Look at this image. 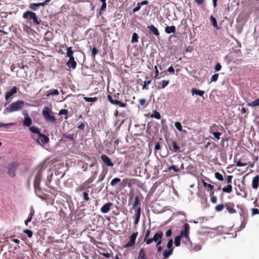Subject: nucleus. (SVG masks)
<instances>
[{
	"label": "nucleus",
	"instance_id": "1",
	"mask_svg": "<svg viewBox=\"0 0 259 259\" xmlns=\"http://www.w3.org/2000/svg\"><path fill=\"white\" fill-rule=\"evenodd\" d=\"M29 130L31 133L37 134V137L33 135L31 136V138L35 141L37 144L42 146L49 142V138L46 135L41 133L38 127L34 126H30Z\"/></svg>",
	"mask_w": 259,
	"mask_h": 259
},
{
	"label": "nucleus",
	"instance_id": "2",
	"mask_svg": "<svg viewBox=\"0 0 259 259\" xmlns=\"http://www.w3.org/2000/svg\"><path fill=\"white\" fill-rule=\"evenodd\" d=\"M224 208H226V211L230 214H234L237 212L235 209V205L233 202H228L224 204H219L214 207V210L217 212H220Z\"/></svg>",
	"mask_w": 259,
	"mask_h": 259
},
{
	"label": "nucleus",
	"instance_id": "3",
	"mask_svg": "<svg viewBox=\"0 0 259 259\" xmlns=\"http://www.w3.org/2000/svg\"><path fill=\"white\" fill-rule=\"evenodd\" d=\"M42 114L45 120L51 123H54L56 121V117L54 116V113L48 107L43 108Z\"/></svg>",
	"mask_w": 259,
	"mask_h": 259
},
{
	"label": "nucleus",
	"instance_id": "4",
	"mask_svg": "<svg viewBox=\"0 0 259 259\" xmlns=\"http://www.w3.org/2000/svg\"><path fill=\"white\" fill-rule=\"evenodd\" d=\"M24 105V101L19 100L11 103L8 107L6 108V110L9 113L19 111L23 108Z\"/></svg>",
	"mask_w": 259,
	"mask_h": 259
},
{
	"label": "nucleus",
	"instance_id": "5",
	"mask_svg": "<svg viewBox=\"0 0 259 259\" xmlns=\"http://www.w3.org/2000/svg\"><path fill=\"white\" fill-rule=\"evenodd\" d=\"M119 94H114L113 95H108L107 97V100L113 105H118L120 107L124 108L127 105L126 103L118 101Z\"/></svg>",
	"mask_w": 259,
	"mask_h": 259
},
{
	"label": "nucleus",
	"instance_id": "6",
	"mask_svg": "<svg viewBox=\"0 0 259 259\" xmlns=\"http://www.w3.org/2000/svg\"><path fill=\"white\" fill-rule=\"evenodd\" d=\"M44 170V168H43L42 167L40 168L35 177L33 182V185L35 192H40L41 191L40 184L41 182V175Z\"/></svg>",
	"mask_w": 259,
	"mask_h": 259
},
{
	"label": "nucleus",
	"instance_id": "7",
	"mask_svg": "<svg viewBox=\"0 0 259 259\" xmlns=\"http://www.w3.org/2000/svg\"><path fill=\"white\" fill-rule=\"evenodd\" d=\"M163 236L162 231H158L154 235L152 238L148 239L147 241V244L149 245L153 241L155 242L157 245H160L162 243V239Z\"/></svg>",
	"mask_w": 259,
	"mask_h": 259
},
{
	"label": "nucleus",
	"instance_id": "8",
	"mask_svg": "<svg viewBox=\"0 0 259 259\" xmlns=\"http://www.w3.org/2000/svg\"><path fill=\"white\" fill-rule=\"evenodd\" d=\"M23 18L32 20L33 24L35 25H39L40 21L38 20V18L35 13L31 11H26L23 14Z\"/></svg>",
	"mask_w": 259,
	"mask_h": 259
},
{
	"label": "nucleus",
	"instance_id": "9",
	"mask_svg": "<svg viewBox=\"0 0 259 259\" xmlns=\"http://www.w3.org/2000/svg\"><path fill=\"white\" fill-rule=\"evenodd\" d=\"M19 163L16 161L12 162L11 163L9 164L7 169H8V174L9 176L14 178L16 176V170L18 166H19Z\"/></svg>",
	"mask_w": 259,
	"mask_h": 259
},
{
	"label": "nucleus",
	"instance_id": "10",
	"mask_svg": "<svg viewBox=\"0 0 259 259\" xmlns=\"http://www.w3.org/2000/svg\"><path fill=\"white\" fill-rule=\"evenodd\" d=\"M184 230L181 231L179 236L182 238L184 237L187 241H190V238L189 237L190 230L189 225L187 223H185L184 225Z\"/></svg>",
	"mask_w": 259,
	"mask_h": 259
},
{
	"label": "nucleus",
	"instance_id": "11",
	"mask_svg": "<svg viewBox=\"0 0 259 259\" xmlns=\"http://www.w3.org/2000/svg\"><path fill=\"white\" fill-rule=\"evenodd\" d=\"M138 235V232L133 233L130 237V241L125 244L124 247L125 248H128L133 246L135 244V241Z\"/></svg>",
	"mask_w": 259,
	"mask_h": 259
},
{
	"label": "nucleus",
	"instance_id": "12",
	"mask_svg": "<svg viewBox=\"0 0 259 259\" xmlns=\"http://www.w3.org/2000/svg\"><path fill=\"white\" fill-rule=\"evenodd\" d=\"M101 159L105 165L110 167H112L114 165L110 158L106 155L102 154L101 156Z\"/></svg>",
	"mask_w": 259,
	"mask_h": 259
},
{
	"label": "nucleus",
	"instance_id": "13",
	"mask_svg": "<svg viewBox=\"0 0 259 259\" xmlns=\"http://www.w3.org/2000/svg\"><path fill=\"white\" fill-rule=\"evenodd\" d=\"M24 119L23 121V124L25 126H30L31 124H32V120L29 117L27 112L26 111L25 112V113H24Z\"/></svg>",
	"mask_w": 259,
	"mask_h": 259
},
{
	"label": "nucleus",
	"instance_id": "14",
	"mask_svg": "<svg viewBox=\"0 0 259 259\" xmlns=\"http://www.w3.org/2000/svg\"><path fill=\"white\" fill-rule=\"evenodd\" d=\"M141 213V208L139 206L138 207L135 211V214L134 215V223L136 225H137L140 221V216Z\"/></svg>",
	"mask_w": 259,
	"mask_h": 259
},
{
	"label": "nucleus",
	"instance_id": "15",
	"mask_svg": "<svg viewBox=\"0 0 259 259\" xmlns=\"http://www.w3.org/2000/svg\"><path fill=\"white\" fill-rule=\"evenodd\" d=\"M17 92V88L16 86H14L11 88V89L7 92L5 94V99L8 100L11 96H12L14 94H16Z\"/></svg>",
	"mask_w": 259,
	"mask_h": 259
},
{
	"label": "nucleus",
	"instance_id": "16",
	"mask_svg": "<svg viewBox=\"0 0 259 259\" xmlns=\"http://www.w3.org/2000/svg\"><path fill=\"white\" fill-rule=\"evenodd\" d=\"M147 28L149 30V33L155 35L157 37L159 36L160 33L158 30L153 25H148Z\"/></svg>",
	"mask_w": 259,
	"mask_h": 259
},
{
	"label": "nucleus",
	"instance_id": "17",
	"mask_svg": "<svg viewBox=\"0 0 259 259\" xmlns=\"http://www.w3.org/2000/svg\"><path fill=\"white\" fill-rule=\"evenodd\" d=\"M113 205V204L111 202H108L105 204L101 208V211L102 212L106 213L108 212L110 209L111 207Z\"/></svg>",
	"mask_w": 259,
	"mask_h": 259
},
{
	"label": "nucleus",
	"instance_id": "18",
	"mask_svg": "<svg viewBox=\"0 0 259 259\" xmlns=\"http://www.w3.org/2000/svg\"><path fill=\"white\" fill-rule=\"evenodd\" d=\"M66 65L73 69H74L76 67V62L75 61L74 57L69 58V60L66 63Z\"/></svg>",
	"mask_w": 259,
	"mask_h": 259
},
{
	"label": "nucleus",
	"instance_id": "19",
	"mask_svg": "<svg viewBox=\"0 0 259 259\" xmlns=\"http://www.w3.org/2000/svg\"><path fill=\"white\" fill-rule=\"evenodd\" d=\"M259 176L257 175L254 177L252 181V187L253 189L256 190L258 187Z\"/></svg>",
	"mask_w": 259,
	"mask_h": 259
},
{
	"label": "nucleus",
	"instance_id": "20",
	"mask_svg": "<svg viewBox=\"0 0 259 259\" xmlns=\"http://www.w3.org/2000/svg\"><path fill=\"white\" fill-rule=\"evenodd\" d=\"M137 259H148L145 250L143 248L140 249Z\"/></svg>",
	"mask_w": 259,
	"mask_h": 259
},
{
	"label": "nucleus",
	"instance_id": "21",
	"mask_svg": "<svg viewBox=\"0 0 259 259\" xmlns=\"http://www.w3.org/2000/svg\"><path fill=\"white\" fill-rule=\"evenodd\" d=\"M191 93L192 95L193 96L194 94L199 95L201 97L203 96L204 94V91H201L196 88H192L191 90Z\"/></svg>",
	"mask_w": 259,
	"mask_h": 259
},
{
	"label": "nucleus",
	"instance_id": "22",
	"mask_svg": "<svg viewBox=\"0 0 259 259\" xmlns=\"http://www.w3.org/2000/svg\"><path fill=\"white\" fill-rule=\"evenodd\" d=\"M202 183L203 184V185L205 187L207 188V191L210 192H214L213 189L214 186L212 185L207 184L206 182H205L204 181L202 180Z\"/></svg>",
	"mask_w": 259,
	"mask_h": 259
},
{
	"label": "nucleus",
	"instance_id": "23",
	"mask_svg": "<svg viewBox=\"0 0 259 259\" xmlns=\"http://www.w3.org/2000/svg\"><path fill=\"white\" fill-rule=\"evenodd\" d=\"M165 32L167 34L175 33L176 32V27L174 25L171 26H166L165 28Z\"/></svg>",
	"mask_w": 259,
	"mask_h": 259
},
{
	"label": "nucleus",
	"instance_id": "24",
	"mask_svg": "<svg viewBox=\"0 0 259 259\" xmlns=\"http://www.w3.org/2000/svg\"><path fill=\"white\" fill-rule=\"evenodd\" d=\"M232 184H227V185L222 188V191L224 193H231L232 192Z\"/></svg>",
	"mask_w": 259,
	"mask_h": 259
},
{
	"label": "nucleus",
	"instance_id": "25",
	"mask_svg": "<svg viewBox=\"0 0 259 259\" xmlns=\"http://www.w3.org/2000/svg\"><path fill=\"white\" fill-rule=\"evenodd\" d=\"M59 94V92L57 89L50 90L49 93L46 95V97L48 98L50 96H57Z\"/></svg>",
	"mask_w": 259,
	"mask_h": 259
},
{
	"label": "nucleus",
	"instance_id": "26",
	"mask_svg": "<svg viewBox=\"0 0 259 259\" xmlns=\"http://www.w3.org/2000/svg\"><path fill=\"white\" fill-rule=\"evenodd\" d=\"M169 83L168 80H163L161 82H160V84H161V86L158 85L157 87V90H160L161 89L165 88Z\"/></svg>",
	"mask_w": 259,
	"mask_h": 259
},
{
	"label": "nucleus",
	"instance_id": "27",
	"mask_svg": "<svg viewBox=\"0 0 259 259\" xmlns=\"http://www.w3.org/2000/svg\"><path fill=\"white\" fill-rule=\"evenodd\" d=\"M100 1L102 3V6L99 10V14L102 15V12L104 11L106 8L107 4H106V1L107 0H100Z\"/></svg>",
	"mask_w": 259,
	"mask_h": 259
},
{
	"label": "nucleus",
	"instance_id": "28",
	"mask_svg": "<svg viewBox=\"0 0 259 259\" xmlns=\"http://www.w3.org/2000/svg\"><path fill=\"white\" fill-rule=\"evenodd\" d=\"M246 104L248 106H250V107H252L259 106V98L253 101V102L247 103Z\"/></svg>",
	"mask_w": 259,
	"mask_h": 259
},
{
	"label": "nucleus",
	"instance_id": "29",
	"mask_svg": "<svg viewBox=\"0 0 259 259\" xmlns=\"http://www.w3.org/2000/svg\"><path fill=\"white\" fill-rule=\"evenodd\" d=\"M173 250L168 249L163 251V255L164 258H167L172 254Z\"/></svg>",
	"mask_w": 259,
	"mask_h": 259
},
{
	"label": "nucleus",
	"instance_id": "30",
	"mask_svg": "<svg viewBox=\"0 0 259 259\" xmlns=\"http://www.w3.org/2000/svg\"><path fill=\"white\" fill-rule=\"evenodd\" d=\"M133 180V179H128V178L124 179L122 182V183L123 184V187H124L126 185H128V186H130L131 184V182Z\"/></svg>",
	"mask_w": 259,
	"mask_h": 259
},
{
	"label": "nucleus",
	"instance_id": "31",
	"mask_svg": "<svg viewBox=\"0 0 259 259\" xmlns=\"http://www.w3.org/2000/svg\"><path fill=\"white\" fill-rule=\"evenodd\" d=\"M210 22H211L212 26L214 28L218 29V23H217L216 19L214 17H213L212 15H211L210 16Z\"/></svg>",
	"mask_w": 259,
	"mask_h": 259
},
{
	"label": "nucleus",
	"instance_id": "32",
	"mask_svg": "<svg viewBox=\"0 0 259 259\" xmlns=\"http://www.w3.org/2000/svg\"><path fill=\"white\" fill-rule=\"evenodd\" d=\"M150 116L152 118H154L157 119H160L161 118L160 113L156 110L153 111V113L150 115Z\"/></svg>",
	"mask_w": 259,
	"mask_h": 259
},
{
	"label": "nucleus",
	"instance_id": "33",
	"mask_svg": "<svg viewBox=\"0 0 259 259\" xmlns=\"http://www.w3.org/2000/svg\"><path fill=\"white\" fill-rule=\"evenodd\" d=\"M66 54H67L66 56L69 57V58L74 57L73 51H72L71 47H68L67 48Z\"/></svg>",
	"mask_w": 259,
	"mask_h": 259
},
{
	"label": "nucleus",
	"instance_id": "34",
	"mask_svg": "<svg viewBox=\"0 0 259 259\" xmlns=\"http://www.w3.org/2000/svg\"><path fill=\"white\" fill-rule=\"evenodd\" d=\"M218 126L217 124H212L209 128V133L212 134L213 133L216 132V131H218Z\"/></svg>",
	"mask_w": 259,
	"mask_h": 259
},
{
	"label": "nucleus",
	"instance_id": "35",
	"mask_svg": "<svg viewBox=\"0 0 259 259\" xmlns=\"http://www.w3.org/2000/svg\"><path fill=\"white\" fill-rule=\"evenodd\" d=\"M172 151L175 152H180V147L177 144V143L172 141Z\"/></svg>",
	"mask_w": 259,
	"mask_h": 259
},
{
	"label": "nucleus",
	"instance_id": "36",
	"mask_svg": "<svg viewBox=\"0 0 259 259\" xmlns=\"http://www.w3.org/2000/svg\"><path fill=\"white\" fill-rule=\"evenodd\" d=\"M83 100L85 102L94 103V102H96L98 99H97V97L90 98V97H84Z\"/></svg>",
	"mask_w": 259,
	"mask_h": 259
},
{
	"label": "nucleus",
	"instance_id": "37",
	"mask_svg": "<svg viewBox=\"0 0 259 259\" xmlns=\"http://www.w3.org/2000/svg\"><path fill=\"white\" fill-rule=\"evenodd\" d=\"M209 194L210 196L211 202L213 204L216 203L217 202V197L214 195V192H210Z\"/></svg>",
	"mask_w": 259,
	"mask_h": 259
},
{
	"label": "nucleus",
	"instance_id": "38",
	"mask_svg": "<svg viewBox=\"0 0 259 259\" xmlns=\"http://www.w3.org/2000/svg\"><path fill=\"white\" fill-rule=\"evenodd\" d=\"M140 204L139 197L138 196H136L135 198L134 202L132 208L134 209L137 207Z\"/></svg>",
	"mask_w": 259,
	"mask_h": 259
},
{
	"label": "nucleus",
	"instance_id": "39",
	"mask_svg": "<svg viewBox=\"0 0 259 259\" xmlns=\"http://www.w3.org/2000/svg\"><path fill=\"white\" fill-rule=\"evenodd\" d=\"M182 237H180L179 235L177 236L175 238V244L176 246H179L180 245L181 243V239Z\"/></svg>",
	"mask_w": 259,
	"mask_h": 259
},
{
	"label": "nucleus",
	"instance_id": "40",
	"mask_svg": "<svg viewBox=\"0 0 259 259\" xmlns=\"http://www.w3.org/2000/svg\"><path fill=\"white\" fill-rule=\"evenodd\" d=\"M214 177L217 179H218V180H219L220 181H223L224 180V178H223V175L219 172H215Z\"/></svg>",
	"mask_w": 259,
	"mask_h": 259
},
{
	"label": "nucleus",
	"instance_id": "41",
	"mask_svg": "<svg viewBox=\"0 0 259 259\" xmlns=\"http://www.w3.org/2000/svg\"><path fill=\"white\" fill-rule=\"evenodd\" d=\"M121 180L119 178H115L112 180L110 182V185L112 186H114L116 184L120 182Z\"/></svg>",
	"mask_w": 259,
	"mask_h": 259
},
{
	"label": "nucleus",
	"instance_id": "42",
	"mask_svg": "<svg viewBox=\"0 0 259 259\" xmlns=\"http://www.w3.org/2000/svg\"><path fill=\"white\" fill-rule=\"evenodd\" d=\"M33 213H32V212H30L29 214L27 219L25 221V224L26 226L28 225V223H29V222H30L31 221L32 217H33Z\"/></svg>",
	"mask_w": 259,
	"mask_h": 259
},
{
	"label": "nucleus",
	"instance_id": "43",
	"mask_svg": "<svg viewBox=\"0 0 259 259\" xmlns=\"http://www.w3.org/2000/svg\"><path fill=\"white\" fill-rule=\"evenodd\" d=\"M175 126L176 128L180 132H182L183 128L181 122L177 121L175 123Z\"/></svg>",
	"mask_w": 259,
	"mask_h": 259
},
{
	"label": "nucleus",
	"instance_id": "44",
	"mask_svg": "<svg viewBox=\"0 0 259 259\" xmlns=\"http://www.w3.org/2000/svg\"><path fill=\"white\" fill-rule=\"evenodd\" d=\"M151 80H145L142 87L143 90H148V85L151 83Z\"/></svg>",
	"mask_w": 259,
	"mask_h": 259
},
{
	"label": "nucleus",
	"instance_id": "45",
	"mask_svg": "<svg viewBox=\"0 0 259 259\" xmlns=\"http://www.w3.org/2000/svg\"><path fill=\"white\" fill-rule=\"evenodd\" d=\"M23 233L26 234L28 237L31 238L33 235V232L31 230L28 229H25L23 230Z\"/></svg>",
	"mask_w": 259,
	"mask_h": 259
},
{
	"label": "nucleus",
	"instance_id": "46",
	"mask_svg": "<svg viewBox=\"0 0 259 259\" xmlns=\"http://www.w3.org/2000/svg\"><path fill=\"white\" fill-rule=\"evenodd\" d=\"M138 35L137 33H134L132 35V42H137L138 41Z\"/></svg>",
	"mask_w": 259,
	"mask_h": 259
},
{
	"label": "nucleus",
	"instance_id": "47",
	"mask_svg": "<svg viewBox=\"0 0 259 259\" xmlns=\"http://www.w3.org/2000/svg\"><path fill=\"white\" fill-rule=\"evenodd\" d=\"M233 176L232 175H228L226 178V181L227 184H232V179Z\"/></svg>",
	"mask_w": 259,
	"mask_h": 259
},
{
	"label": "nucleus",
	"instance_id": "48",
	"mask_svg": "<svg viewBox=\"0 0 259 259\" xmlns=\"http://www.w3.org/2000/svg\"><path fill=\"white\" fill-rule=\"evenodd\" d=\"M172 244H173V240L172 239H170L168 240L167 243V247L168 249H171L172 250L174 249V248L172 247Z\"/></svg>",
	"mask_w": 259,
	"mask_h": 259
},
{
	"label": "nucleus",
	"instance_id": "49",
	"mask_svg": "<svg viewBox=\"0 0 259 259\" xmlns=\"http://www.w3.org/2000/svg\"><path fill=\"white\" fill-rule=\"evenodd\" d=\"M212 135H213L217 141H218L220 139V136H221L222 133L220 132H216L215 133H213Z\"/></svg>",
	"mask_w": 259,
	"mask_h": 259
},
{
	"label": "nucleus",
	"instance_id": "50",
	"mask_svg": "<svg viewBox=\"0 0 259 259\" xmlns=\"http://www.w3.org/2000/svg\"><path fill=\"white\" fill-rule=\"evenodd\" d=\"M59 114L60 115H67L68 114V110L67 109H61V110H60L59 111ZM65 119H67V116H66L65 117Z\"/></svg>",
	"mask_w": 259,
	"mask_h": 259
},
{
	"label": "nucleus",
	"instance_id": "51",
	"mask_svg": "<svg viewBox=\"0 0 259 259\" xmlns=\"http://www.w3.org/2000/svg\"><path fill=\"white\" fill-rule=\"evenodd\" d=\"M29 7L32 10L36 11L38 6L36 3H32L30 4Z\"/></svg>",
	"mask_w": 259,
	"mask_h": 259
},
{
	"label": "nucleus",
	"instance_id": "52",
	"mask_svg": "<svg viewBox=\"0 0 259 259\" xmlns=\"http://www.w3.org/2000/svg\"><path fill=\"white\" fill-rule=\"evenodd\" d=\"M219 77V74H213L211 78L210 79V82H213V81H216Z\"/></svg>",
	"mask_w": 259,
	"mask_h": 259
},
{
	"label": "nucleus",
	"instance_id": "53",
	"mask_svg": "<svg viewBox=\"0 0 259 259\" xmlns=\"http://www.w3.org/2000/svg\"><path fill=\"white\" fill-rule=\"evenodd\" d=\"M150 234V230L149 229H148L146 231V234L145 235V237H144V241H145L146 243H147V240L150 238H149Z\"/></svg>",
	"mask_w": 259,
	"mask_h": 259
},
{
	"label": "nucleus",
	"instance_id": "54",
	"mask_svg": "<svg viewBox=\"0 0 259 259\" xmlns=\"http://www.w3.org/2000/svg\"><path fill=\"white\" fill-rule=\"evenodd\" d=\"M83 199L85 201H88L90 200V197L89 196V193L87 192H84L83 193Z\"/></svg>",
	"mask_w": 259,
	"mask_h": 259
},
{
	"label": "nucleus",
	"instance_id": "55",
	"mask_svg": "<svg viewBox=\"0 0 259 259\" xmlns=\"http://www.w3.org/2000/svg\"><path fill=\"white\" fill-rule=\"evenodd\" d=\"M14 125L13 123H0V127H4L6 128H8L10 126H12Z\"/></svg>",
	"mask_w": 259,
	"mask_h": 259
},
{
	"label": "nucleus",
	"instance_id": "56",
	"mask_svg": "<svg viewBox=\"0 0 259 259\" xmlns=\"http://www.w3.org/2000/svg\"><path fill=\"white\" fill-rule=\"evenodd\" d=\"M247 164V163L241 162L240 160L239 159L238 161H237L236 165L237 166H245Z\"/></svg>",
	"mask_w": 259,
	"mask_h": 259
},
{
	"label": "nucleus",
	"instance_id": "57",
	"mask_svg": "<svg viewBox=\"0 0 259 259\" xmlns=\"http://www.w3.org/2000/svg\"><path fill=\"white\" fill-rule=\"evenodd\" d=\"M17 66L20 69H24L25 68H29L28 66L24 65L23 63H21L20 64V63H18L17 64Z\"/></svg>",
	"mask_w": 259,
	"mask_h": 259
},
{
	"label": "nucleus",
	"instance_id": "58",
	"mask_svg": "<svg viewBox=\"0 0 259 259\" xmlns=\"http://www.w3.org/2000/svg\"><path fill=\"white\" fill-rule=\"evenodd\" d=\"M222 68V66L220 63H217L214 67L215 71H219Z\"/></svg>",
	"mask_w": 259,
	"mask_h": 259
},
{
	"label": "nucleus",
	"instance_id": "59",
	"mask_svg": "<svg viewBox=\"0 0 259 259\" xmlns=\"http://www.w3.org/2000/svg\"><path fill=\"white\" fill-rule=\"evenodd\" d=\"M85 190V187L83 185H80L79 187H78L76 190V192H79L80 191H83Z\"/></svg>",
	"mask_w": 259,
	"mask_h": 259
},
{
	"label": "nucleus",
	"instance_id": "60",
	"mask_svg": "<svg viewBox=\"0 0 259 259\" xmlns=\"http://www.w3.org/2000/svg\"><path fill=\"white\" fill-rule=\"evenodd\" d=\"M141 7V6L140 5V3H138L137 5V6L133 9V12L135 13L136 12L139 11Z\"/></svg>",
	"mask_w": 259,
	"mask_h": 259
},
{
	"label": "nucleus",
	"instance_id": "61",
	"mask_svg": "<svg viewBox=\"0 0 259 259\" xmlns=\"http://www.w3.org/2000/svg\"><path fill=\"white\" fill-rule=\"evenodd\" d=\"M168 169L170 170L171 169L174 170L175 172H179L180 169L177 168L175 165H172L168 167Z\"/></svg>",
	"mask_w": 259,
	"mask_h": 259
},
{
	"label": "nucleus",
	"instance_id": "62",
	"mask_svg": "<svg viewBox=\"0 0 259 259\" xmlns=\"http://www.w3.org/2000/svg\"><path fill=\"white\" fill-rule=\"evenodd\" d=\"M98 53V50L95 47H94L92 50V56L95 57Z\"/></svg>",
	"mask_w": 259,
	"mask_h": 259
},
{
	"label": "nucleus",
	"instance_id": "63",
	"mask_svg": "<svg viewBox=\"0 0 259 259\" xmlns=\"http://www.w3.org/2000/svg\"><path fill=\"white\" fill-rule=\"evenodd\" d=\"M139 102L141 106H144L146 105V100L145 99H141L139 100Z\"/></svg>",
	"mask_w": 259,
	"mask_h": 259
},
{
	"label": "nucleus",
	"instance_id": "64",
	"mask_svg": "<svg viewBox=\"0 0 259 259\" xmlns=\"http://www.w3.org/2000/svg\"><path fill=\"white\" fill-rule=\"evenodd\" d=\"M259 214V209L258 208H253L252 209V214L254 215Z\"/></svg>",
	"mask_w": 259,
	"mask_h": 259
}]
</instances>
